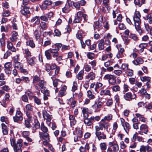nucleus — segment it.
<instances>
[{
    "label": "nucleus",
    "instance_id": "obj_41",
    "mask_svg": "<svg viewBox=\"0 0 152 152\" xmlns=\"http://www.w3.org/2000/svg\"><path fill=\"white\" fill-rule=\"evenodd\" d=\"M147 46V43H143L140 44L139 46L140 49L139 50L140 52H142L144 50V49Z\"/></svg>",
    "mask_w": 152,
    "mask_h": 152
},
{
    "label": "nucleus",
    "instance_id": "obj_37",
    "mask_svg": "<svg viewBox=\"0 0 152 152\" xmlns=\"http://www.w3.org/2000/svg\"><path fill=\"white\" fill-rule=\"evenodd\" d=\"M84 75V71L82 70L80 71L78 74L76 75V78L79 80H81Z\"/></svg>",
    "mask_w": 152,
    "mask_h": 152
},
{
    "label": "nucleus",
    "instance_id": "obj_61",
    "mask_svg": "<svg viewBox=\"0 0 152 152\" xmlns=\"http://www.w3.org/2000/svg\"><path fill=\"white\" fill-rule=\"evenodd\" d=\"M40 26L42 29H45L47 28V23L44 22L42 21L40 23Z\"/></svg>",
    "mask_w": 152,
    "mask_h": 152
},
{
    "label": "nucleus",
    "instance_id": "obj_62",
    "mask_svg": "<svg viewBox=\"0 0 152 152\" xmlns=\"http://www.w3.org/2000/svg\"><path fill=\"white\" fill-rule=\"evenodd\" d=\"M139 93L142 95H145L147 93L146 89L145 88L142 87V88L140 90Z\"/></svg>",
    "mask_w": 152,
    "mask_h": 152
},
{
    "label": "nucleus",
    "instance_id": "obj_26",
    "mask_svg": "<svg viewBox=\"0 0 152 152\" xmlns=\"http://www.w3.org/2000/svg\"><path fill=\"white\" fill-rule=\"evenodd\" d=\"M98 47L99 50H102L104 49V40L103 39H102L99 41Z\"/></svg>",
    "mask_w": 152,
    "mask_h": 152
},
{
    "label": "nucleus",
    "instance_id": "obj_33",
    "mask_svg": "<svg viewBox=\"0 0 152 152\" xmlns=\"http://www.w3.org/2000/svg\"><path fill=\"white\" fill-rule=\"evenodd\" d=\"M2 131L4 135H7L8 133V129L7 128V126L4 124L2 123L1 124Z\"/></svg>",
    "mask_w": 152,
    "mask_h": 152
},
{
    "label": "nucleus",
    "instance_id": "obj_15",
    "mask_svg": "<svg viewBox=\"0 0 152 152\" xmlns=\"http://www.w3.org/2000/svg\"><path fill=\"white\" fill-rule=\"evenodd\" d=\"M67 89V86L63 85L62 86L61 89L59 91L58 95L59 96L61 97L65 95L66 94V91Z\"/></svg>",
    "mask_w": 152,
    "mask_h": 152
},
{
    "label": "nucleus",
    "instance_id": "obj_9",
    "mask_svg": "<svg viewBox=\"0 0 152 152\" xmlns=\"http://www.w3.org/2000/svg\"><path fill=\"white\" fill-rule=\"evenodd\" d=\"M136 97V95L135 94H132L130 92H128L125 94L124 97L126 101H130L132 99H134Z\"/></svg>",
    "mask_w": 152,
    "mask_h": 152
},
{
    "label": "nucleus",
    "instance_id": "obj_29",
    "mask_svg": "<svg viewBox=\"0 0 152 152\" xmlns=\"http://www.w3.org/2000/svg\"><path fill=\"white\" fill-rule=\"evenodd\" d=\"M84 124L88 126H90L93 124L91 122L92 120H90V118H89L88 117L84 118Z\"/></svg>",
    "mask_w": 152,
    "mask_h": 152
},
{
    "label": "nucleus",
    "instance_id": "obj_24",
    "mask_svg": "<svg viewBox=\"0 0 152 152\" xmlns=\"http://www.w3.org/2000/svg\"><path fill=\"white\" fill-rule=\"evenodd\" d=\"M88 109L87 107H83L82 110V113L84 118H86L88 117Z\"/></svg>",
    "mask_w": 152,
    "mask_h": 152
},
{
    "label": "nucleus",
    "instance_id": "obj_10",
    "mask_svg": "<svg viewBox=\"0 0 152 152\" xmlns=\"http://www.w3.org/2000/svg\"><path fill=\"white\" fill-rule=\"evenodd\" d=\"M99 125L96 126L95 127V129L99 130H102L103 129H107L108 126V124L105 122H101Z\"/></svg>",
    "mask_w": 152,
    "mask_h": 152
},
{
    "label": "nucleus",
    "instance_id": "obj_18",
    "mask_svg": "<svg viewBox=\"0 0 152 152\" xmlns=\"http://www.w3.org/2000/svg\"><path fill=\"white\" fill-rule=\"evenodd\" d=\"M29 7L25 6L24 7L23 9L21 10L20 12L23 15L26 16L28 14L30 13V12L29 10Z\"/></svg>",
    "mask_w": 152,
    "mask_h": 152
},
{
    "label": "nucleus",
    "instance_id": "obj_59",
    "mask_svg": "<svg viewBox=\"0 0 152 152\" xmlns=\"http://www.w3.org/2000/svg\"><path fill=\"white\" fill-rule=\"evenodd\" d=\"M34 34L36 39H38L39 38L40 34L38 30H35L34 33Z\"/></svg>",
    "mask_w": 152,
    "mask_h": 152
},
{
    "label": "nucleus",
    "instance_id": "obj_38",
    "mask_svg": "<svg viewBox=\"0 0 152 152\" xmlns=\"http://www.w3.org/2000/svg\"><path fill=\"white\" fill-rule=\"evenodd\" d=\"M24 54L25 57L26 58L30 57L31 56V53L28 48H26L24 50Z\"/></svg>",
    "mask_w": 152,
    "mask_h": 152
},
{
    "label": "nucleus",
    "instance_id": "obj_7",
    "mask_svg": "<svg viewBox=\"0 0 152 152\" xmlns=\"http://www.w3.org/2000/svg\"><path fill=\"white\" fill-rule=\"evenodd\" d=\"M74 135V140L75 142L79 140L83 137V132L80 129H77L73 132Z\"/></svg>",
    "mask_w": 152,
    "mask_h": 152
},
{
    "label": "nucleus",
    "instance_id": "obj_35",
    "mask_svg": "<svg viewBox=\"0 0 152 152\" xmlns=\"http://www.w3.org/2000/svg\"><path fill=\"white\" fill-rule=\"evenodd\" d=\"M18 35V33L15 31L12 32V36L10 38L12 42H14L17 39V37Z\"/></svg>",
    "mask_w": 152,
    "mask_h": 152
},
{
    "label": "nucleus",
    "instance_id": "obj_34",
    "mask_svg": "<svg viewBox=\"0 0 152 152\" xmlns=\"http://www.w3.org/2000/svg\"><path fill=\"white\" fill-rule=\"evenodd\" d=\"M100 94L101 95H109L110 96L111 95L110 91L106 89L101 90Z\"/></svg>",
    "mask_w": 152,
    "mask_h": 152
},
{
    "label": "nucleus",
    "instance_id": "obj_17",
    "mask_svg": "<svg viewBox=\"0 0 152 152\" xmlns=\"http://www.w3.org/2000/svg\"><path fill=\"white\" fill-rule=\"evenodd\" d=\"M143 59L140 57H137L135 60L132 61V63L135 65H139L144 63Z\"/></svg>",
    "mask_w": 152,
    "mask_h": 152
},
{
    "label": "nucleus",
    "instance_id": "obj_58",
    "mask_svg": "<svg viewBox=\"0 0 152 152\" xmlns=\"http://www.w3.org/2000/svg\"><path fill=\"white\" fill-rule=\"evenodd\" d=\"M26 116L28 118L26 120H28L30 121H32L33 120V117L32 115L31 112L26 113Z\"/></svg>",
    "mask_w": 152,
    "mask_h": 152
},
{
    "label": "nucleus",
    "instance_id": "obj_64",
    "mask_svg": "<svg viewBox=\"0 0 152 152\" xmlns=\"http://www.w3.org/2000/svg\"><path fill=\"white\" fill-rule=\"evenodd\" d=\"M134 2L135 5L138 6L139 7H140L142 4H144L142 3V1L140 0H134Z\"/></svg>",
    "mask_w": 152,
    "mask_h": 152
},
{
    "label": "nucleus",
    "instance_id": "obj_40",
    "mask_svg": "<svg viewBox=\"0 0 152 152\" xmlns=\"http://www.w3.org/2000/svg\"><path fill=\"white\" fill-rule=\"evenodd\" d=\"M112 115L111 114H108L105 116L101 120V122H105L106 121H110L112 119Z\"/></svg>",
    "mask_w": 152,
    "mask_h": 152
},
{
    "label": "nucleus",
    "instance_id": "obj_23",
    "mask_svg": "<svg viewBox=\"0 0 152 152\" xmlns=\"http://www.w3.org/2000/svg\"><path fill=\"white\" fill-rule=\"evenodd\" d=\"M69 119L70 121V124L71 126L75 125L77 121L75 116L73 115H70Z\"/></svg>",
    "mask_w": 152,
    "mask_h": 152
},
{
    "label": "nucleus",
    "instance_id": "obj_49",
    "mask_svg": "<svg viewBox=\"0 0 152 152\" xmlns=\"http://www.w3.org/2000/svg\"><path fill=\"white\" fill-rule=\"evenodd\" d=\"M87 56L88 59L92 60L94 58L95 54L93 53L88 52L87 54Z\"/></svg>",
    "mask_w": 152,
    "mask_h": 152
},
{
    "label": "nucleus",
    "instance_id": "obj_25",
    "mask_svg": "<svg viewBox=\"0 0 152 152\" xmlns=\"http://www.w3.org/2000/svg\"><path fill=\"white\" fill-rule=\"evenodd\" d=\"M25 108L26 113H29L33 111L34 107L31 104H28L26 105Z\"/></svg>",
    "mask_w": 152,
    "mask_h": 152
},
{
    "label": "nucleus",
    "instance_id": "obj_6",
    "mask_svg": "<svg viewBox=\"0 0 152 152\" xmlns=\"http://www.w3.org/2000/svg\"><path fill=\"white\" fill-rule=\"evenodd\" d=\"M116 77L113 75L106 74L104 77L103 79L108 80L109 83L113 85L116 83Z\"/></svg>",
    "mask_w": 152,
    "mask_h": 152
},
{
    "label": "nucleus",
    "instance_id": "obj_13",
    "mask_svg": "<svg viewBox=\"0 0 152 152\" xmlns=\"http://www.w3.org/2000/svg\"><path fill=\"white\" fill-rule=\"evenodd\" d=\"M43 116L45 119L46 120L47 123L49 126H50L52 119V116L50 115L46 111H45L43 113Z\"/></svg>",
    "mask_w": 152,
    "mask_h": 152
},
{
    "label": "nucleus",
    "instance_id": "obj_53",
    "mask_svg": "<svg viewBox=\"0 0 152 152\" xmlns=\"http://www.w3.org/2000/svg\"><path fill=\"white\" fill-rule=\"evenodd\" d=\"M87 96L90 99H93L95 98L94 95L92 94V92L91 91L89 90L87 92Z\"/></svg>",
    "mask_w": 152,
    "mask_h": 152
},
{
    "label": "nucleus",
    "instance_id": "obj_1",
    "mask_svg": "<svg viewBox=\"0 0 152 152\" xmlns=\"http://www.w3.org/2000/svg\"><path fill=\"white\" fill-rule=\"evenodd\" d=\"M11 145L13 148L15 152H21V148L23 145V140L19 139L17 141L16 143L15 140L14 138L10 139Z\"/></svg>",
    "mask_w": 152,
    "mask_h": 152
},
{
    "label": "nucleus",
    "instance_id": "obj_46",
    "mask_svg": "<svg viewBox=\"0 0 152 152\" xmlns=\"http://www.w3.org/2000/svg\"><path fill=\"white\" fill-rule=\"evenodd\" d=\"M77 89V84L76 81H74L73 82V86L72 88V91L74 92Z\"/></svg>",
    "mask_w": 152,
    "mask_h": 152
},
{
    "label": "nucleus",
    "instance_id": "obj_52",
    "mask_svg": "<svg viewBox=\"0 0 152 152\" xmlns=\"http://www.w3.org/2000/svg\"><path fill=\"white\" fill-rule=\"evenodd\" d=\"M16 116L19 118L20 121H22L23 120L22 114L21 113L20 111H17L16 112Z\"/></svg>",
    "mask_w": 152,
    "mask_h": 152
},
{
    "label": "nucleus",
    "instance_id": "obj_5",
    "mask_svg": "<svg viewBox=\"0 0 152 152\" xmlns=\"http://www.w3.org/2000/svg\"><path fill=\"white\" fill-rule=\"evenodd\" d=\"M102 103L101 102L99 98L98 97L96 99L94 104L92 106V108L95 112H97L100 110V108L102 106Z\"/></svg>",
    "mask_w": 152,
    "mask_h": 152
},
{
    "label": "nucleus",
    "instance_id": "obj_14",
    "mask_svg": "<svg viewBox=\"0 0 152 152\" xmlns=\"http://www.w3.org/2000/svg\"><path fill=\"white\" fill-rule=\"evenodd\" d=\"M82 19V12L79 11L77 12V16L75 17L74 20V23H79L81 20Z\"/></svg>",
    "mask_w": 152,
    "mask_h": 152
},
{
    "label": "nucleus",
    "instance_id": "obj_27",
    "mask_svg": "<svg viewBox=\"0 0 152 152\" xmlns=\"http://www.w3.org/2000/svg\"><path fill=\"white\" fill-rule=\"evenodd\" d=\"M148 126L145 124H142L140 127V130L142 131H144V133L147 134L148 132Z\"/></svg>",
    "mask_w": 152,
    "mask_h": 152
},
{
    "label": "nucleus",
    "instance_id": "obj_3",
    "mask_svg": "<svg viewBox=\"0 0 152 152\" xmlns=\"http://www.w3.org/2000/svg\"><path fill=\"white\" fill-rule=\"evenodd\" d=\"M40 128L42 132L39 133L40 137L45 140L48 139L49 136V134L47 133L48 129L47 127L44 126L43 122L41 123Z\"/></svg>",
    "mask_w": 152,
    "mask_h": 152
},
{
    "label": "nucleus",
    "instance_id": "obj_42",
    "mask_svg": "<svg viewBox=\"0 0 152 152\" xmlns=\"http://www.w3.org/2000/svg\"><path fill=\"white\" fill-rule=\"evenodd\" d=\"M13 65L15 68L18 69H21L23 68L22 64L18 61L14 62Z\"/></svg>",
    "mask_w": 152,
    "mask_h": 152
},
{
    "label": "nucleus",
    "instance_id": "obj_50",
    "mask_svg": "<svg viewBox=\"0 0 152 152\" xmlns=\"http://www.w3.org/2000/svg\"><path fill=\"white\" fill-rule=\"evenodd\" d=\"M77 38L80 40L83 39V32L82 31H79L76 35Z\"/></svg>",
    "mask_w": 152,
    "mask_h": 152
},
{
    "label": "nucleus",
    "instance_id": "obj_22",
    "mask_svg": "<svg viewBox=\"0 0 152 152\" xmlns=\"http://www.w3.org/2000/svg\"><path fill=\"white\" fill-rule=\"evenodd\" d=\"M5 79L4 74L3 73H1L0 75V86H2L6 84V82L4 81Z\"/></svg>",
    "mask_w": 152,
    "mask_h": 152
},
{
    "label": "nucleus",
    "instance_id": "obj_30",
    "mask_svg": "<svg viewBox=\"0 0 152 152\" xmlns=\"http://www.w3.org/2000/svg\"><path fill=\"white\" fill-rule=\"evenodd\" d=\"M113 91L115 92H119L121 91L120 86L118 85H115L111 87Z\"/></svg>",
    "mask_w": 152,
    "mask_h": 152
},
{
    "label": "nucleus",
    "instance_id": "obj_2",
    "mask_svg": "<svg viewBox=\"0 0 152 152\" xmlns=\"http://www.w3.org/2000/svg\"><path fill=\"white\" fill-rule=\"evenodd\" d=\"M45 84V82L44 81L41 80L39 83L35 85V87L37 90L39 91L40 89H41V91L44 94V95L49 96V91L44 86Z\"/></svg>",
    "mask_w": 152,
    "mask_h": 152
},
{
    "label": "nucleus",
    "instance_id": "obj_44",
    "mask_svg": "<svg viewBox=\"0 0 152 152\" xmlns=\"http://www.w3.org/2000/svg\"><path fill=\"white\" fill-rule=\"evenodd\" d=\"M136 116L138 118L140 121L143 122H145L146 121V118L144 117L142 115L140 114L139 113H136Z\"/></svg>",
    "mask_w": 152,
    "mask_h": 152
},
{
    "label": "nucleus",
    "instance_id": "obj_21",
    "mask_svg": "<svg viewBox=\"0 0 152 152\" xmlns=\"http://www.w3.org/2000/svg\"><path fill=\"white\" fill-rule=\"evenodd\" d=\"M26 45L29 46L31 48H34L35 46V44L33 41V40L31 38H30L26 42Z\"/></svg>",
    "mask_w": 152,
    "mask_h": 152
},
{
    "label": "nucleus",
    "instance_id": "obj_63",
    "mask_svg": "<svg viewBox=\"0 0 152 152\" xmlns=\"http://www.w3.org/2000/svg\"><path fill=\"white\" fill-rule=\"evenodd\" d=\"M1 32H7L8 31V26H6L5 27H4L3 26H1Z\"/></svg>",
    "mask_w": 152,
    "mask_h": 152
},
{
    "label": "nucleus",
    "instance_id": "obj_20",
    "mask_svg": "<svg viewBox=\"0 0 152 152\" xmlns=\"http://www.w3.org/2000/svg\"><path fill=\"white\" fill-rule=\"evenodd\" d=\"M90 148L89 144L88 143H86L85 147L83 146H80L79 150L80 152H86L87 151H88Z\"/></svg>",
    "mask_w": 152,
    "mask_h": 152
},
{
    "label": "nucleus",
    "instance_id": "obj_4",
    "mask_svg": "<svg viewBox=\"0 0 152 152\" xmlns=\"http://www.w3.org/2000/svg\"><path fill=\"white\" fill-rule=\"evenodd\" d=\"M108 145L110 147L107 150V152H118L119 149L118 145L113 141L109 142Z\"/></svg>",
    "mask_w": 152,
    "mask_h": 152
},
{
    "label": "nucleus",
    "instance_id": "obj_19",
    "mask_svg": "<svg viewBox=\"0 0 152 152\" xmlns=\"http://www.w3.org/2000/svg\"><path fill=\"white\" fill-rule=\"evenodd\" d=\"M26 59L27 62L29 65L31 66H34L36 62V58L34 57H32L31 58L29 57Z\"/></svg>",
    "mask_w": 152,
    "mask_h": 152
},
{
    "label": "nucleus",
    "instance_id": "obj_39",
    "mask_svg": "<svg viewBox=\"0 0 152 152\" xmlns=\"http://www.w3.org/2000/svg\"><path fill=\"white\" fill-rule=\"evenodd\" d=\"M141 80L143 82H149L151 81V78L149 76H144L140 77Z\"/></svg>",
    "mask_w": 152,
    "mask_h": 152
},
{
    "label": "nucleus",
    "instance_id": "obj_54",
    "mask_svg": "<svg viewBox=\"0 0 152 152\" xmlns=\"http://www.w3.org/2000/svg\"><path fill=\"white\" fill-rule=\"evenodd\" d=\"M33 98L34 101L37 104L39 105L41 104L40 100L39 99L37 96H33Z\"/></svg>",
    "mask_w": 152,
    "mask_h": 152
},
{
    "label": "nucleus",
    "instance_id": "obj_43",
    "mask_svg": "<svg viewBox=\"0 0 152 152\" xmlns=\"http://www.w3.org/2000/svg\"><path fill=\"white\" fill-rule=\"evenodd\" d=\"M50 53V52L49 49L45 51V55L48 60H50L52 58V56Z\"/></svg>",
    "mask_w": 152,
    "mask_h": 152
},
{
    "label": "nucleus",
    "instance_id": "obj_57",
    "mask_svg": "<svg viewBox=\"0 0 152 152\" xmlns=\"http://www.w3.org/2000/svg\"><path fill=\"white\" fill-rule=\"evenodd\" d=\"M1 88L3 91L6 92L9 91L10 90V88L8 86L5 85H3Z\"/></svg>",
    "mask_w": 152,
    "mask_h": 152
},
{
    "label": "nucleus",
    "instance_id": "obj_51",
    "mask_svg": "<svg viewBox=\"0 0 152 152\" xmlns=\"http://www.w3.org/2000/svg\"><path fill=\"white\" fill-rule=\"evenodd\" d=\"M70 10L69 5H66V6L62 9V11L63 12L66 13L69 12Z\"/></svg>",
    "mask_w": 152,
    "mask_h": 152
},
{
    "label": "nucleus",
    "instance_id": "obj_56",
    "mask_svg": "<svg viewBox=\"0 0 152 152\" xmlns=\"http://www.w3.org/2000/svg\"><path fill=\"white\" fill-rule=\"evenodd\" d=\"M100 149L101 150L105 151L107 148V145L105 142L101 143L99 145Z\"/></svg>",
    "mask_w": 152,
    "mask_h": 152
},
{
    "label": "nucleus",
    "instance_id": "obj_16",
    "mask_svg": "<svg viewBox=\"0 0 152 152\" xmlns=\"http://www.w3.org/2000/svg\"><path fill=\"white\" fill-rule=\"evenodd\" d=\"M30 21L33 24V26L38 25L40 23V20L39 17L37 16L32 18L31 20Z\"/></svg>",
    "mask_w": 152,
    "mask_h": 152
},
{
    "label": "nucleus",
    "instance_id": "obj_12",
    "mask_svg": "<svg viewBox=\"0 0 152 152\" xmlns=\"http://www.w3.org/2000/svg\"><path fill=\"white\" fill-rule=\"evenodd\" d=\"M12 63L10 62H7L4 65V71L7 74L11 73L12 71Z\"/></svg>",
    "mask_w": 152,
    "mask_h": 152
},
{
    "label": "nucleus",
    "instance_id": "obj_47",
    "mask_svg": "<svg viewBox=\"0 0 152 152\" xmlns=\"http://www.w3.org/2000/svg\"><path fill=\"white\" fill-rule=\"evenodd\" d=\"M53 78H54L53 77H51V79L53 81V85L54 87H56L58 85V82H60V81L58 79H56L54 80Z\"/></svg>",
    "mask_w": 152,
    "mask_h": 152
},
{
    "label": "nucleus",
    "instance_id": "obj_55",
    "mask_svg": "<svg viewBox=\"0 0 152 152\" xmlns=\"http://www.w3.org/2000/svg\"><path fill=\"white\" fill-rule=\"evenodd\" d=\"M32 121H30L28 120H25V125L26 127L30 128L31 127V124L30 123L32 122Z\"/></svg>",
    "mask_w": 152,
    "mask_h": 152
},
{
    "label": "nucleus",
    "instance_id": "obj_36",
    "mask_svg": "<svg viewBox=\"0 0 152 152\" xmlns=\"http://www.w3.org/2000/svg\"><path fill=\"white\" fill-rule=\"evenodd\" d=\"M95 75L94 73L91 72L86 76V78L89 80H93L94 79Z\"/></svg>",
    "mask_w": 152,
    "mask_h": 152
},
{
    "label": "nucleus",
    "instance_id": "obj_8",
    "mask_svg": "<svg viewBox=\"0 0 152 152\" xmlns=\"http://www.w3.org/2000/svg\"><path fill=\"white\" fill-rule=\"evenodd\" d=\"M133 19L134 22V25L135 28L137 32L140 34L142 33V31L141 29L140 26L141 21L140 18H134Z\"/></svg>",
    "mask_w": 152,
    "mask_h": 152
},
{
    "label": "nucleus",
    "instance_id": "obj_60",
    "mask_svg": "<svg viewBox=\"0 0 152 152\" xmlns=\"http://www.w3.org/2000/svg\"><path fill=\"white\" fill-rule=\"evenodd\" d=\"M113 103V100L112 99H109L107 101L106 104L108 106H111Z\"/></svg>",
    "mask_w": 152,
    "mask_h": 152
},
{
    "label": "nucleus",
    "instance_id": "obj_32",
    "mask_svg": "<svg viewBox=\"0 0 152 152\" xmlns=\"http://www.w3.org/2000/svg\"><path fill=\"white\" fill-rule=\"evenodd\" d=\"M122 126L126 132L128 133L129 131V129H130V126L129 124L127 122H126L125 123H124Z\"/></svg>",
    "mask_w": 152,
    "mask_h": 152
},
{
    "label": "nucleus",
    "instance_id": "obj_28",
    "mask_svg": "<svg viewBox=\"0 0 152 152\" xmlns=\"http://www.w3.org/2000/svg\"><path fill=\"white\" fill-rule=\"evenodd\" d=\"M7 48L13 52H15L16 51V49L13 46L12 44L9 42H7Z\"/></svg>",
    "mask_w": 152,
    "mask_h": 152
},
{
    "label": "nucleus",
    "instance_id": "obj_48",
    "mask_svg": "<svg viewBox=\"0 0 152 152\" xmlns=\"http://www.w3.org/2000/svg\"><path fill=\"white\" fill-rule=\"evenodd\" d=\"M118 128V125L116 122H114L113 125V132L112 134L113 135Z\"/></svg>",
    "mask_w": 152,
    "mask_h": 152
},
{
    "label": "nucleus",
    "instance_id": "obj_31",
    "mask_svg": "<svg viewBox=\"0 0 152 152\" xmlns=\"http://www.w3.org/2000/svg\"><path fill=\"white\" fill-rule=\"evenodd\" d=\"M144 19L148 21L150 24L152 23V16L151 14H148L143 17Z\"/></svg>",
    "mask_w": 152,
    "mask_h": 152
},
{
    "label": "nucleus",
    "instance_id": "obj_11",
    "mask_svg": "<svg viewBox=\"0 0 152 152\" xmlns=\"http://www.w3.org/2000/svg\"><path fill=\"white\" fill-rule=\"evenodd\" d=\"M95 135L99 140L101 139L104 140L106 139V135L99 130L95 129Z\"/></svg>",
    "mask_w": 152,
    "mask_h": 152
},
{
    "label": "nucleus",
    "instance_id": "obj_45",
    "mask_svg": "<svg viewBox=\"0 0 152 152\" xmlns=\"http://www.w3.org/2000/svg\"><path fill=\"white\" fill-rule=\"evenodd\" d=\"M116 46L118 50V52H121V53H123L124 52V48L122 47L121 45L120 44H117Z\"/></svg>",
    "mask_w": 152,
    "mask_h": 152
}]
</instances>
